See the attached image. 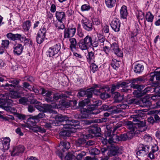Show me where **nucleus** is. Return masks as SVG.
<instances>
[{"label":"nucleus","instance_id":"1","mask_svg":"<svg viewBox=\"0 0 160 160\" xmlns=\"http://www.w3.org/2000/svg\"><path fill=\"white\" fill-rule=\"evenodd\" d=\"M92 102L90 103V105H88L85 108L83 107L80 108L81 116L82 118H89L91 117L92 114H98V110H95V106L101 105V102L100 100L94 99L92 100Z\"/></svg>","mask_w":160,"mask_h":160},{"label":"nucleus","instance_id":"2","mask_svg":"<svg viewBox=\"0 0 160 160\" xmlns=\"http://www.w3.org/2000/svg\"><path fill=\"white\" fill-rule=\"evenodd\" d=\"M56 125H62L65 128H69L70 127H76L79 124V122L77 120L70 119L65 115L61 114L57 116L55 118Z\"/></svg>","mask_w":160,"mask_h":160},{"label":"nucleus","instance_id":"3","mask_svg":"<svg viewBox=\"0 0 160 160\" xmlns=\"http://www.w3.org/2000/svg\"><path fill=\"white\" fill-rule=\"evenodd\" d=\"M126 127L129 129V131L127 133L121 134L119 136L120 141L131 140L135 135L140 133V130L133 126L131 121L127 122Z\"/></svg>","mask_w":160,"mask_h":160},{"label":"nucleus","instance_id":"4","mask_svg":"<svg viewBox=\"0 0 160 160\" xmlns=\"http://www.w3.org/2000/svg\"><path fill=\"white\" fill-rule=\"evenodd\" d=\"M91 89L89 88L86 90L81 89L78 90L77 94V96L78 97H82L85 96L87 98L79 102L78 104L79 107L86 106L89 103L92 102V100L90 99V98H91Z\"/></svg>","mask_w":160,"mask_h":160},{"label":"nucleus","instance_id":"5","mask_svg":"<svg viewBox=\"0 0 160 160\" xmlns=\"http://www.w3.org/2000/svg\"><path fill=\"white\" fill-rule=\"evenodd\" d=\"M131 83L130 86V87L133 89H139L141 88H144L145 86L143 85H139L138 83L140 82H144L146 81L145 77L144 76H140L137 78H132L128 80Z\"/></svg>","mask_w":160,"mask_h":160},{"label":"nucleus","instance_id":"6","mask_svg":"<svg viewBox=\"0 0 160 160\" xmlns=\"http://www.w3.org/2000/svg\"><path fill=\"white\" fill-rule=\"evenodd\" d=\"M19 82V80L17 79H11V98H17L20 97L18 92L16 91L18 89Z\"/></svg>","mask_w":160,"mask_h":160},{"label":"nucleus","instance_id":"7","mask_svg":"<svg viewBox=\"0 0 160 160\" xmlns=\"http://www.w3.org/2000/svg\"><path fill=\"white\" fill-rule=\"evenodd\" d=\"M92 41V37L88 35L84 39L80 40L79 42V47L82 50H87L91 47V44Z\"/></svg>","mask_w":160,"mask_h":160},{"label":"nucleus","instance_id":"8","mask_svg":"<svg viewBox=\"0 0 160 160\" xmlns=\"http://www.w3.org/2000/svg\"><path fill=\"white\" fill-rule=\"evenodd\" d=\"M150 146L148 144L140 143L138 147V151L136 152L137 156L143 157L149 152Z\"/></svg>","mask_w":160,"mask_h":160},{"label":"nucleus","instance_id":"9","mask_svg":"<svg viewBox=\"0 0 160 160\" xmlns=\"http://www.w3.org/2000/svg\"><path fill=\"white\" fill-rule=\"evenodd\" d=\"M55 16L59 22V24L57 23H55V26L58 29H63L65 28V26L62 21L65 19L66 14L63 12L57 11Z\"/></svg>","mask_w":160,"mask_h":160},{"label":"nucleus","instance_id":"10","mask_svg":"<svg viewBox=\"0 0 160 160\" xmlns=\"http://www.w3.org/2000/svg\"><path fill=\"white\" fill-rule=\"evenodd\" d=\"M8 93H5L0 99V107L2 108L7 111H10V99H9Z\"/></svg>","mask_w":160,"mask_h":160},{"label":"nucleus","instance_id":"11","mask_svg":"<svg viewBox=\"0 0 160 160\" xmlns=\"http://www.w3.org/2000/svg\"><path fill=\"white\" fill-rule=\"evenodd\" d=\"M123 152V148L118 146L111 145L109 147L108 154L109 157L121 154Z\"/></svg>","mask_w":160,"mask_h":160},{"label":"nucleus","instance_id":"12","mask_svg":"<svg viewBox=\"0 0 160 160\" xmlns=\"http://www.w3.org/2000/svg\"><path fill=\"white\" fill-rule=\"evenodd\" d=\"M79 127V125H78L76 127L72 128L70 127L69 128H66L63 127L59 133L60 135L64 139L65 138L69 137L71 133L76 132V129H78Z\"/></svg>","mask_w":160,"mask_h":160},{"label":"nucleus","instance_id":"13","mask_svg":"<svg viewBox=\"0 0 160 160\" xmlns=\"http://www.w3.org/2000/svg\"><path fill=\"white\" fill-rule=\"evenodd\" d=\"M61 49V44L58 43L50 47L47 53L48 56L52 57L57 54Z\"/></svg>","mask_w":160,"mask_h":160},{"label":"nucleus","instance_id":"14","mask_svg":"<svg viewBox=\"0 0 160 160\" xmlns=\"http://www.w3.org/2000/svg\"><path fill=\"white\" fill-rule=\"evenodd\" d=\"M98 106H95V110H98V113L103 111H107L111 113H117L121 112V111L117 109H114V107L111 106L109 107L108 105L104 104L102 105L101 108L97 109Z\"/></svg>","mask_w":160,"mask_h":160},{"label":"nucleus","instance_id":"15","mask_svg":"<svg viewBox=\"0 0 160 160\" xmlns=\"http://www.w3.org/2000/svg\"><path fill=\"white\" fill-rule=\"evenodd\" d=\"M11 39L12 40H19L21 42H24L25 44L29 43L30 39L27 38L23 35L19 34H13L11 33Z\"/></svg>","mask_w":160,"mask_h":160},{"label":"nucleus","instance_id":"16","mask_svg":"<svg viewBox=\"0 0 160 160\" xmlns=\"http://www.w3.org/2000/svg\"><path fill=\"white\" fill-rule=\"evenodd\" d=\"M81 23L83 28L86 31L90 32L92 30V23L90 20L86 18L82 19Z\"/></svg>","mask_w":160,"mask_h":160},{"label":"nucleus","instance_id":"17","mask_svg":"<svg viewBox=\"0 0 160 160\" xmlns=\"http://www.w3.org/2000/svg\"><path fill=\"white\" fill-rule=\"evenodd\" d=\"M25 150L23 146L19 145L13 147L12 151H11V155L12 156H18L23 153Z\"/></svg>","mask_w":160,"mask_h":160},{"label":"nucleus","instance_id":"18","mask_svg":"<svg viewBox=\"0 0 160 160\" xmlns=\"http://www.w3.org/2000/svg\"><path fill=\"white\" fill-rule=\"evenodd\" d=\"M133 122H132V124L134 127H136L138 130H140V132L142 131H144L145 130L144 129L142 131L140 130L139 128L145 127L146 126V122L145 120L141 121L138 119L135 118L133 121Z\"/></svg>","mask_w":160,"mask_h":160},{"label":"nucleus","instance_id":"19","mask_svg":"<svg viewBox=\"0 0 160 160\" xmlns=\"http://www.w3.org/2000/svg\"><path fill=\"white\" fill-rule=\"evenodd\" d=\"M111 45V49L112 52L119 57H122L123 56V53L122 52L120 49L119 48L118 44L116 42H114Z\"/></svg>","mask_w":160,"mask_h":160},{"label":"nucleus","instance_id":"20","mask_svg":"<svg viewBox=\"0 0 160 160\" xmlns=\"http://www.w3.org/2000/svg\"><path fill=\"white\" fill-rule=\"evenodd\" d=\"M138 104L140 107H150L151 105V102L150 98L145 97L141 98L138 101Z\"/></svg>","mask_w":160,"mask_h":160},{"label":"nucleus","instance_id":"21","mask_svg":"<svg viewBox=\"0 0 160 160\" xmlns=\"http://www.w3.org/2000/svg\"><path fill=\"white\" fill-rule=\"evenodd\" d=\"M76 31L75 28H68L64 29V38H69L73 37L75 34Z\"/></svg>","mask_w":160,"mask_h":160},{"label":"nucleus","instance_id":"22","mask_svg":"<svg viewBox=\"0 0 160 160\" xmlns=\"http://www.w3.org/2000/svg\"><path fill=\"white\" fill-rule=\"evenodd\" d=\"M110 25L112 29L115 32H118L119 31L121 23L118 19L114 18L111 22Z\"/></svg>","mask_w":160,"mask_h":160},{"label":"nucleus","instance_id":"23","mask_svg":"<svg viewBox=\"0 0 160 160\" xmlns=\"http://www.w3.org/2000/svg\"><path fill=\"white\" fill-rule=\"evenodd\" d=\"M118 82L119 88H122L120 89V92H128L129 90V89L127 88L129 87L128 84L130 83L129 80H127L123 82L120 81Z\"/></svg>","mask_w":160,"mask_h":160},{"label":"nucleus","instance_id":"24","mask_svg":"<svg viewBox=\"0 0 160 160\" xmlns=\"http://www.w3.org/2000/svg\"><path fill=\"white\" fill-rule=\"evenodd\" d=\"M103 91L101 92L100 97L101 99L105 100L110 97V95L108 92L110 91V88L108 86H103Z\"/></svg>","mask_w":160,"mask_h":160},{"label":"nucleus","instance_id":"25","mask_svg":"<svg viewBox=\"0 0 160 160\" xmlns=\"http://www.w3.org/2000/svg\"><path fill=\"white\" fill-rule=\"evenodd\" d=\"M13 49V52L14 54L15 55L19 56L22 53L23 47L21 44L18 43L14 45Z\"/></svg>","mask_w":160,"mask_h":160},{"label":"nucleus","instance_id":"26","mask_svg":"<svg viewBox=\"0 0 160 160\" xmlns=\"http://www.w3.org/2000/svg\"><path fill=\"white\" fill-rule=\"evenodd\" d=\"M110 134L108 136V143L109 144H112L113 143L118 142L120 141L119 136L114 133H112V134H110L109 132H108Z\"/></svg>","mask_w":160,"mask_h":160},{"label":"nucleus","instance_id":"27","mask_svg":"<svg viewBox=\"0 0 160 160\" xmlns=\"http://www.w3.org/2000/svg\"><path fill=\"white\" fill-rule=\"evenodd\" d=\"M89 89H92L91 92V98L92 97L93 94L95 95H100L101 92L103 91V86L99 87L98 85H97L94 86L93 87L90 88Z\"/></svg>","mask_w":160,"mask_h":160},{"label":"nucleus","instance_id":"28","mask_svg":"<svg viewBox=\"0 0 160 160\" xmlns=\"http://www.w3.org/2000/svg\"><path fill=\"white\" fill-rule=\"evenodd\" d=\"M26 123L30 128H32L36 126L38 122H37L36 119L34 116H29L26 120Z\"/></svg>","mask_w":160,"mask_h":160},{"label":"nucleus","instance_id":"29","mask_svg":"<svg viewBox=\"0 0 160 160\" xmlns=\"http://www.w3.org/2000/svg\"><path fill=\"white\" fill-rule=\"evenodd\" d=\"M134 65L133 70L136 74L141 73L144 70V66L141 63L136 62L134 64Z\"/></svg>","mask_w":160,"mask_h":160},{"label":"nucleus","instance_id":"30","mask_svg":"<svg viewBox=\"0 0 160 160\" xmlns=\"http://www.w3.org/2000/svg\"><path fill=\"white\" fill-rule=\"evenodd\" d=\"M30 104H34V108L40 111H43V108L42 106V103L36 99H33L30 101Z\"/></svg>","mask_w":160,"mask_h":160},{"label":"nucleus","instance_id":"31","mask_svg":"<svg viewBox=\"0 0 160 160\" xmlns=\"http://www.w3.org/2000/svg\"><path fill=\"white\" fill-rule=\"evenodd\" d=\"M158 150V147L156 144L152 146V147L151 151L148 154V157L151 159H153L155 158L154 153Z\"/></svg>","mask_w":160,"mask_h":160},{"label":"nucleus","instance_id":"32","mask_svg":"<svg viewBox=\"0 0 160 160\" xmlns=\"http://www.w3.org/2000/svg\"><path fill=\"white\" fill-rule=\"evenodd\" d=\"M70 143L66 141L61 142L59 145V147L61 149L62 151L64 152H65V150H68L70 147Z\"/></svg>","mask_w":160,"mask_h":160},{"label":"nucleus","instance_id":"33","mask_svg":"<svg viewBox=\"0 0 160 160\" xmlns=\"http://www.w3.org/2000/svg\"><path fill=\"white\" fill-rule=\"evenodd\" d=\"M128 14L127 7L125 5H123L120 10V18L121 19L127 18Z\"/></svg>","mask_w":160,"mask_h":160},{"label":"nucleus","instance_id":"34","mask_svg":"<svg viewBox=\"0 0 160 160\" xmlns=\"http://www.w3.org/2000/svg\"><path fill=\"white\" fill-rule=\"evenodd\" d=\"M10 139L9 137H6L2 141L3 149L5 150H8L10 147Z\"/></svg>","mask_w":160,"mask_h":160},{"label":"nucleus","instance_id":"35","mask_svg":"<svg viewBox=\"0 0 160 160\" xmlns=\"http://www.w3.org/2000/svg\"><path fill=\"white\" fill-rule=\"evenodd\" d=\"M95 55L94 52H88L87 57V61L89 63L95 62Z\"/></svg>","mask_w":160,"mask_h":160},{"label":"nucleus","instance_id":"36","mask_svg":"<svg viewBox=\"0 0 160 160\" xmlns=\"http://www.w3.org/2000/svg\"><path fill=\"white\" fill-rule=\"evenodd\" d=\"M23 29L25 31H28L31 26V23L30 20H26L23 22L22 25Z\"/></svg>","mask_w":160,"mask_h":160},{"label":"nucleus","instance_id":"37","mask_svg":"<svg viewBox=\"0 0 160 160\" xmlns=\"http://www.w3.org/2000/svg\"><path fill=\"white\" fill-rule=\"evenodd\" d=\"M19 103L24 105H29L30 104V101H29L28 98L25 97L21 98L18 100Z\"/></svg>","mask_w":160,"mask_h":160},{"label":"nucleus","instance_id":"38","mask_svg":"<svg viewBox=\"0 0 160 160\" xmlns=\"http://www.w3.org/2000/svg\"><path fill=\"white\" fill-rule=\"evenodd\" d=\"M69 41L70 42V48L72 51H73L74 49H76L77 42L76 39L74 38H71L69 39Z\"/></svg>","mask_w":160,"mask_h":160},{"label":"nucleus","instance_id":"39","mask_svg":"<svg viewBox=\"0 0 160 160\" xmlns=\"http://www.w3.org/2000/svg\"><path fill=\"white\" fill-rule=\"evenodd\" d=\"M110 44V43L107 41L105 42V45L104 43H103L102 44V46H103V50L107 55L108 54L111 50L108 46Z\"/></svg>","mask_w":160,"mask_h":160},{"label":"nucleus","instance_id":"40","mask_svg":"<svg viewBox=\"0 0 160 160\" xmlns=\"http://www.w3.org/2000/svg\"><path fill=\"white\" fill-rule=\"evenodd\" d=\"M32 130L35 132H39L42 133H45L46 132V130L43 128L36 125L32 128Z\"/></svg>","mask_w":160,"mask_h":160},{"label":"nucleus","instance_id":"41","mask_svg":"<svg viewBox=\"0 0 160 160\" xmlns=\"http://www.w3.org/2000/svg\"><path fill=\"white\" fill-rule=\"evenodd\" d=\"M86 140L83 138H80L75 141V144L77 147H83L85 145Z\"/></svg>","mask_w":160,"mask_h":160},{"label":"nucleus","instance_id":"42","mask_svg":"<svg viewBox=\"0 0 160 160\" xmlns=\"http://www.w3.org/2000/svg\"><path fill=\"white\" fill-rule=\"evenodd\" d=\"M100 132L101 128H100L97 127L93 129L90 130V132L94 134L96 136H99L101 135Z\"/></svg>","mask_w":160,"mask_h":160},{"label":"nucleus","instance_id":"43","mask_svg":"<svg viewBox=\"0 0 160 160\" xmlns=\"http://www.w3.org/2000/svg\"><path fill=\"white\" fill-rule=\"evenodd\" d=\"M116 0H105V3L108 8H112L115 6Z\"/></svg>","mask_w":160,"mask_h":160},{"label":"nucleus","instance_id":"44","mask_svg":"<svg viewBox=\"0 0 160 160\" xmlns=\"http://www.w3.org/2000/svg\"><path fill=\"white\" fill-rule=\"evenodd\" d=\"M146 20L148 22H152L154 19V16L150 12H148L145 15Z\"/></svg>","mask_w":160,"mask_h":160},{"label":"nucleus","instance_id":"45","mask_svg":"<svg viewBox=\"0 0 160 160\" xmlns=\"http://www.w3.org/2000/svg\"><path fill=\"white\" fill-rule=\"evenodd\" d=\"M144 88H141V89H137V90H135L133 92V95L137 98H140L143 96L142 90Z\"/></svg>","mask_w":160,"mask_h":160},{"label":"nucleus","instance_id":"46","mask_svg":"<svg viewBox=\"0 0 160 160\" xmlns=\"http://www.w3.org/2000/svg\"><path fill=\"white\" fill-rule=\"evenodd\" d=\"M68 96L65 94H59L58 93L54 94L53 96V99H55L56 100H58L59 99H62L63 98H67Z\"/></svg>","mask_w":160,"mask_h":160},{"label":"nucleus","instance_id":"47","mask_svg":"<svg viewBox=\"0 0 160 160\" xmlns=\"http://www.w3.org/2000/svg\"><path fill=\"white\" fill-rule=\"evenodd\" d=\"M75 156L78 160H82L83 157L86 155V153L84 152H81L77 153V152H75Z\"/></svg>","mask_w":160,"mask_h":160},{"label":"nucleus","instance_id":"48","mask_svg":"<svg viewBox=\"0 0 160 160\" xmlns=\"http://www.w3.org/2000/svg\"><path fill=\"white\" fill-rule=\"evenodd\" d=\"M129 106L126 103H122L119 104L117 106L116 108V109H117L118 110H120L121 111V112L122 111L121 109H124L127 108H129Z\"/></svg>","mask_w":160,"mask_h":160},{"label":"nucleus","instance_id":"49","mask_svg":"<svg viewBox=\"0 0 160 160\" xmlns=\"http://www.w3.org/2000/svg\"><path fill=\"white\" fill-rule=\"evenodd\" d=\"M45 36H42L37 34L36 41L38 43L41 44L43 42L46 38Z\"/></svg>","mask_w":160,"mask_h":160},{"label":"nucleus","instance_id":"50","mask_svg":"<svg viewBox=\"0 0 160 160\" xmlns=\"http://www.w3.org/2000/svg\"><path fill=\"white\" fill-rule=\"evenodd\" d=\"M100 152V151L96 148H92L89 151L90 154L91 155H98Z\"/></svg>","mask_w":160,"mask_h":160},{"label":"nucleus","instance_id":"51","mask_svg":"<svg viewBox=\"0 0 160 160\" xmlns=\"http://www.w3.org/2000/svg\"><path fill=\"white\" fill-rule=\"evenodd\" d=\"M16 117H17L18 119L21 120H27L28 118V117H29L28 116L24 114L19 113H18L16 114Z\"/></svg>","mask_w":160,"mask_h":160},{"label":"nucleus","instance_id":"52","mask_svg":"<svg viewBox=\"0 0 160 160\" xmlns=\"http://www.w3.org/2000/svg\"><path fill=\"white\" fill-rule=\"evenodd\" d=\"M91 63H92L90 66V70L93 73H94L98 70V66L93 62H91Z\"/></svg>","mask_w":160,"mask_h":160},{"label":"nucleus","instance_id":"53","mask_svg":"<svg viewBox=\"0 0 160 160\" xmlns=\"http://www.w3.org/2000/svg\"><path fill=\"white\" fill-rule=\"evenodd\" d=\"M46 29L44 26L43 27H42L40 29L37 34L43 36H45V37H46Z\"/></svg>","mask_w":160,"mask_h":160},{"label":"nucleus","instance_id":"54","mask_svg":"<svg viewBox=\"0 0 160 160\" xmlns=\"http://www.w3.org/2000/svg\"><path fill=\"white\" fill-rule=\"evenodd\" d=\"M91 8V7L88 4H84L82 5L81 10L82 11H88Z\"/></svg>","mask_w":160,"mask_h":160},{"label":"nucleus","instance_id":"55","mask_svg":"<svg viewBox=\"0 0 160 160\" xmlns=\"http://www.w3.org/2000/svg\"><path fill=\"white\" fill-rule=\"evenodd\" d=\"M137 17L138 19L142 20L144 18V13L142 11L138 10V13L137 15Z\"/></svg>","mask_w":160,"mask_h":160},{"label":"nucleus","instance_id":"56","mask_svg":"<svg viewBox=\"0 0 160 160\" xmlns=\"http://www.w3.org/2000/svg\"><path fill=\"white\" fill-rule=\"evenodd\" d=\"M43 109L45 112L50 111L51 109L53 108L52 105L50 104H44L43 105Z\"/></svg>","mask_w":160,"mask_h":160},{"label":"nucleus","instance_id":"57","mask_svg":"<svg viewBox=\"0 0 160 160\" xmlns=\"http://www.w3.org/2000/svg\"><path fill=\"white\" fill-rule=\"evenodd\" d=\"M138 101L137 99L135 98H131L127 100V102L128 104H138Z\"/></svg>","mask_w":160,"mask_h":160},{"label":"nucleus","instance_id":"58","mask_svg":"<svg viewBox=\"0 0 160 160\" xmlns=\"http://www.w3.org/2000/svg\"><path fill=\"white\" fill-rule=\"evenodd\" d=\"M82 122L83 124L89 125L95 122V121L92 119H85L82 120Z\"/></svg>","mask_w":160,"mask_h":160},{"label":"nucleus","instance_id":"59","mask_svg":"<svg viewBox=\"0 0 160 160\" xmlns=\"http://www.w3.org/2000/svg\"><path fill=\"white\" fill-rule=\"evenodd\" d=\"M9 44V41L7 40H2V45L4 48H7L8 47Z\"/></svg>","mask_w":160,"mask_h":160},{"label":"nucleus","instance_id":"60","mask_svg":"<svg viewBox=\"0 0 160 160\" xmlns=\"http://www.w3.org/2000/svg\"><path fill=\"white\" fill-rule=\"evenodd\" d=\"M119 88V83L118 82L116 84H113L112 85L111 92L112 93H113L116 89H118Z\"/></svg>","mask_w":160,"mask_h":160},{"label":"nucleus","instance_id":"61","mask_svg":"<svg viewBox=\"0 0 160 160\" xmlns=\"http://www.w3.org/2000/svg\"><path fill=\"white\" fill-rule=\"evenodd\" d=\"M45 114L43 112H41L39 113L37 115L35 116L34 117L36 119L37 122L39 121V119L43 118L45 116Z\"/></svg>","mask_w":160,"mask_h":160},{"label":"nucleus","instance_id":"62","mask_svg":"<svg viewBox=\"0 0 160 160\" xmlns=\"http://www.w3.org/2000/svg\"><path fill=\"white\" fill-rule=\"evenodd\" d=\"M74 157V154L73 155L72 153L69 152L66 156L65 158L66 160H72Z\"/></svg>","mask_w":160,"mask_h":160},{"label":"nucleus","instance_id":"63","mask_svg":"<svg viewBox=\"0 0 160 160\" xmlns=\"http://www.w3.org/2000/svg\"><path fill=\"white\" fill-rule=\"evenodd\" d=\"M92 24L96 25H98L101 24V22L99 19L98 18H93L92 21Z\"/></svg>","mask_w":160,"mask_h":160},{"label":"nucleus","instance_id":"64","mask_svg":"<svg viewBox=\"0 0 160 160\" xmlns=\"http://www.w3.org/2000/svg\"><path fill=\"white\" fill-rule=\"evenodd\" d=\"M144 139L145 142H149L152 141V137L149 135H145L144 136Z\"/></svg>","mask_w":160,"mask_h":160}]
</instances>
